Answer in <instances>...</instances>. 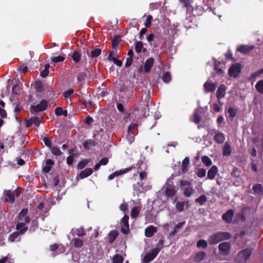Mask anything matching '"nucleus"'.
Masks as SVG:
<instances>
[{"label":"nucleus","instance_id":"f704fd0d","mask_svg":"<svg viewBox=\"0 0 263 263\" xmlns=\"http://www.w3.org/2000/svg\"><path fill=\"white\" fill-rule=\"evenodd\" d=\"M87 69H84L83 71H81L79 72L77 80L79 82H81L85 80V78L87 76Z\"/></svg>","mask_w":263,"mask_h":263},{"label":"nucleus","instance_id":"aec40b11","mask_svg":"<svg viewBox=\"0 0 263 263\" xmlns=\"http://www.w3.org/2000/svg\"><path fill=\"white\" fill-rule=\"evenodd\" d=\"M93 170L91 168H87L80 172L79 177L81 179L86 178L92 174Z\"/></svg>","mask_w":263,"mask_h":263},{"label":"nucleus","instance_id":"3c124183","mask_svg":"<svg viewBox=\"0 0 263 263\" xmlns=\"http://www.w3.org/2000/svg\"><path fill=\"white\" fill-rule=\"evenodd\" d=\"M193 121L195 124H198L200 122L201 116L197 111L194 112L193 115Z\"/></svg>","mask_w":263,"mask_h":263},{"label":"nucleus","instance_id":"f3484780","mask_svg":"<svg viewBox=\"0 0 263 263\" xmlns=\"http://www.w3.org/2000/svg\"><path fill=\"white\" fill-rule=\"evenodd\" d=\"M4 194L9 198V199L7 198L5 199V202L10 201L13 203L15 201L14 194H13L12 191L5 190L4 191Z\"/></svg>","mask_w":263,"mask_h":263},{"label":"nucleus","instance_id":"f03ea898","mask_svg":"<svg viewBox=\"0 0 263 263\" xmlns=\"http://www.w3.org/2000/svg\"><path fill=\"white\" fill-rule=\"evenodd\" d=\"M231 237V235L229 232H219L211 235L208 241L210 245H214L220 241L229 239Z\"/></svg>","mask_w":263,"mask_h":263},{"label":"nucleus","instance_id":"09e8293b","mask_svg":"<svg viewBox=\"0 0 263 263\" xmlns=\"http://www.w3.org/2000/svg\"><path fill=\"white\" fill-rule=\"evenodd\" d=\"M202 162L208 166H211L212 164L211 159L206 156L202 157Z\"/></svg>","mask_w":263,"mask_h":263},{"label":"nucleus","instance_id":"a211bd4d","mask_svg":"<svg viewBox=\"0 0 263 263\" xmlns=\"http://www.w3.org/2000/svg\"><path fill=\"white\" fill-rule=\"evenodd\" d=\"M156 228L153 226H151L145 229V235L147 237H151L154 235V233H156Z\"/></svg>","mask_w":263,"mask_h":263},{"label":"nucleus","instance_id":"603ef678","mask_svg":"<svg viewBox=\"0 0 263 263\" xmlns=\"http://www.w3.org/2000/svg\"><path fill=\"white\" fill-rule=\"evenodd\" d=\"M51 153L55 156H61L62 154V152L60 149L57 146H53L51 147Z\"/></svg>","mask_w":263,"mask_h":263},{"label":"nucleus","instance_id":"e2e57ef3","mask_svg":"<svg viewBox=\"0 0 263 263\" xmlns=\"http://www.w3.org/2000/svg\"><path fill=\"white\" fill-rule=\"evenodd\" d=\"M73 92L74 91L72 89H69L63 92V96L66 99L68 98Z\"/></svg>","mask_w":263,"mask_h":263},{"label":"nucleus","instance_id":"a878e982","mask_svg":"<svg viewBox=\"0 0 263 263\" xmlns=\"http://www.w3.org/2000/svg\"><path fill=\"white\" fill-rule=\"evenodd\" d=\"M190 164V159L188 157H185L182 162L181 170L183 173H186L188 172V166Z\"/></svg>","mask_w":263,"mask_h":263},{"label":"nucleus","instance_id":"5fc2aeb1","mask_svg":"<svg viewBox=\"0 0 263 263\" xmlns=\"http://www.w3.org/2000/svg\"><path fill=\"white\" fill-rule=\"evenodd\" d=\"M228 112L231 118H234L237 114V110L233 107H230L228 109Z\"/></svg>","mask_w":263,"mask_h":263},{"label":"nucleus","instance_id":"a19ab883","mask_svg":"<svg viewBox=\"0 0 263 263\" xmlns=\"http://www.w3.org/2000/svg\"><path fill=\"white\" fill-rule=\"evenodd\" d=\"M255 88L258 92L263 93V80H259L257 82Z\"/></svg>","mask_w":263,"mask_h":263},{"label":"nucleus","instance_id":"864d4df0","mask_svg":"<svg viewBox=\"0 0 263 263\" xmlns=\"http://www.w3.org/2000/svg\"><path fill=\"white\" fill-rule=\"evenodd\" d=\"M64 60L65 57L61 55H59L58 57H53L51 59V61L53 63L63 62Z\"/></svg>","mask_w":263,"mask_h":263},{"label":"nucleus","instance_id":"9b49d317","mask_svg":"<svg viewBox=\"0 0 263 263\" xmlns=\"http://www.w3.org/2000/svg\"><path fill=\"white\" fill-rule=\"evenodd\" d=\"M234 211L232 209L228 210L222 216V219L227 223H230L232 222V218L233 217Z\"/></svg>","mask_w":263,"mask_h":263},{"label":"nucleus","instance_id":"b1692460","mask_svg":"<svg viewBox=\"0 0 263 263\" xmlns=\"http://www.w3.org/2000/svg\"><path fill=\"white\" fill-rule=\"evenodd\" d=\"M214 139L216 143L221 144L224 141V135L221 133H218L214 136Z\"/></svg>","mask_w":263,"mask_h":263},{"label":"nucleus","instance_id":"9d476101","mask_svg":"<svg viewBox=\"0 0 263 263\" xmlns=\"http://www.w3.org/2000/svg\"><path fill=\"white\" fill-rule=\"evenodd\" d=\"M133 168V167H127L125 169L120 170V171H117L115 172L110 174L108 176V179L109 180H112L115 177H118L119 176L122 175L124 174H125L129 171H131Z\"/></svg>","mask_w":263,"mask_h":263},{"label":"nucleus","instance_id":"13d9d810","mask_svg":"<svg viewBox=\"0 0 263 263\" xmlns=\"http://www.w3.org/2000/svg\"><path fill=\"white\" fill-rule=\"evenodd\" d=\"M28 209L27 208H23L21 212H20L18 214V218L19 220H22V218L26 216V214L28 213Z\"/></svg>","mask_w":263,"mask_h":263},{"label":"nucleus","instance_id":"39448f33","mask_svg":"<svg viewBox=\"0 0 263 263\" xmlns=\"http://www.w3.org/2000/svg\"><path fill=\"white\" fill-rule=\"evenodd\" d=\"M137 127L138 124L137 123H132L128 127L126 139L130 144L135 140V136L137 132Z\"/></svg>","mask_w":263,"mask_h":263},{"label":"nucleus","instance_id":"a18cd8bd","mask_svg":"<svg viewBox=\"0 0 263 263\" xmlns=\"http://www.w3.org/2000/svg\"><path fill=\"white\" fill-rule=\"evenodd\" d=\"M184 201H178L176 204V208L179 212H181L184 210Z\"/></svg>","mask_w":263,"mask_h":263},{"label":"nucleus","instance_id":"412c9836","mask_svg":"<svg viewBox=\"0 0 263 263\" xmlns=\"http://www.w3.org/2000/svg\"><path fill=\"white\" fill-rule=\"evenodd\" d=\"M53 164L54 161L51 159H48L46 161V165L43 167V171L46 173H49Z\"/></svg>","mask_w":263,"mask_h":263},{"label":"nucleus","instance_id":"ea45409f","mask_svg":"<svg viewBox=\"0 0 263 263\" xmlns=\"http://www.w3.org/2000/svg\"><path fill=\"white\" fill-rule=\"evenodd\" d=\"M162 79L164 83H168L171 80V76L169 72H164L162 76Z\"/></svg>","mask_w":263,"mask_h":263},{"label":"nucleus","instance_id":"2eb2a0df","mask_svg":"<svg viewBox=\"0 0 263 263\" xmlns=\"http://www.w3.org/2000/svg\"><path fill=\"white\" fill-rule=\"evenodd\" d=\"M226 91V86L224 84H220L218 87L216 92V97L218 100L224 97Z\"/></svg>","mask_w":263,"mask_h":263},{"label":"nucleus","instance_id":"72a5a7b5","mask_svg":"<svg viewBox=\"0 0 263 263\" xmlns=\"http://www.w3.org/2000/svg\"><path fill=\"white\" fill-rule=\"evenodd\" d=\"M72 242L75 248H80L83 245V241L79 238H74Z\"/></svg>","mask_w":263,"mask_h":263},{"label":"nucleus","instance_id":"680f3d73","mask_svg":"<svg viewBox=\"0 0 263 263\" xmlns=\"http://www.w3.org/2000/svg\"><path fill=\"white\" fill-rule=\"evenodd\" d=\"M152 19H153V17L152 15H149L147 16V17L146 20V22L144 23V26H145L146 28H148L151 26V25H152L151 22L152 21Z\"/></svg>","mask_w":263,"mask_h":263},{"label":"nucleus","instance_id":"20e7f679","mask_svg":"<svg viewBox=\"0 0 263 263\" xmlns=\"http://www.w3.org/2000/svg\"><path fill=\"white\" fill-rule=\"evenodd\" d=\"M151 97L149 94H145L144 99V97H142V101L139 103L137 110L142 109L144 112V114L146 112L149 111V105L151 103ZM136 110V108L135 109Z\"/></svg>","mask_w":263,"mask_h":263},{"label":"nucleus","instance_id":"c756f323","mask_svg":"<svg viewBox=\"0 0 263 263\" xmlns=\"http://www.w3.org/2000/svg\"><path fill=\"white\" fill-rule=\"evenodd\" d=\"M140 208L139 206H134L131 210V217L132 218H137L140 212Z\"/></svg>","mask_w":263,"mask_h":263},{"label":"nucleus","instance_id":"49530a36","mask_svg":"<svg viewBox=\"0 0 263 263\" xmlns=\"http://www.w3.org/2000/svg\"><path fill=\"white\" fill-rule=\"evenodd\" d=\"M143 44L141 41L137 42L135 44V50L137 53H140L142 51V49L143 48Z\"/></svg>","mask_w":263,"mask_h":263},{"label":"nucleus","instance_id":"bb28decb","mask_svg":"<svg viewBox=\"0 0 263 263\" xmlns=\"http://www.w3.org/2000/svg\"><path fill=\"white\" fill-rule=\"evenodd\" d=\"M119 233L117 230L111 231L108 234V241L110 243H112L116 239Z\"/></svg>","mask_w":263,"mask_h":263},{"label":"nucleus","instance_id":"1a4fd4ad","mask_svg":"<svg viewBox=\"0 0 263 263\" xmlns=\"http://www.w3.org/2000/svg\"><path fill=\"white\" fill-rule=\"evenodd\" d=\"M218 248L222 255H227L230 253L231 245L229 242H223L219 245Z\"/></svg>","mask_w":263,"mask_h":263},{"label":"nucleus","instance_id":"f257e3e1","mask_svg":"<svg viewBox=\"0 0 263 263\" xmlns=\"http://www.w3.org/2000/svg\"><path fill=\"white\" fill-rule=\"evenodd\" d=\"M16 229L17 231L11 233L8 238V241L11 242L18 241L21 239L20 235L25 234L28 230V227H24L23 223H17L16 225Z\"/></svg>","mask_w":263,"mask_h":263},{"label":"nucleus","instance_id":"cd10ccee","mask_svg":"<svg viewBox=\"0 0 263 263\" xmlns=\"http://www.w3.org/2000/svg\"><path fill=\"white\" fill-rule=\"evenodd\" d=\"M71 58L75 63H78L81 60V54L78 51H74L71 54Z\"/></svg>","mask_w":263,"mask_h":263},{"label":"nucleus","instance_id":"6e6d98bb","mask_svg":"<svg viewBox=\"0 0 263 263\" xmlns=\"http://www.w3.org/2000/svg\"><path fill=\"white\" fill-rule=\"evenodd\" d=\"M88 162L89 161L86 159L80 161L78 164V168L82 169L84 168Z\"/></svg>","mask_w":263,"mask_h":263},{"label":"nucleus","instance_id":"338daca9","mask_svg":"<svg viewBox=\"0 0 263 263\" xmlns=\"http://www.w3.org/2000/svg\"><path fill=\"white\" fill-rule=\"evenodd\" d=\"M112 61H113L114 63L116 65H117L119 67H121L122 65V62L118 59L116 58H112Z\"/></svg>","mask_w":263,"mask_h":263},{"label":"nucleus","instance_id":"79ce46f5","mask_svg":"<svg viewBox=\"0 0 263 263\" xmlns=\"http://www.w3.org/2000/svg\"><path fill=\"white\" fill-rule=\"evenodd\" d=\"M185 224V222H179L178 224H177L173 231L170 233V236H173L176 234L178 229L181 228L182 226Z\"/></svg>","mask_w":263,"mask_h":263},{"label":"nucleus","instance_id":"de8ad7c7","mask_svg":"<svg viewBox=\"0 0 263 263\" xmlns=\"http://www.w3.org/2000/svg\"><path fill=\"white\" fill-rule=\"evenodd\" d=\"M129 216L127 215H125L121 219L122 223L125 226L127 229H129V226L128 223Z\"/></svg>","mask_w":263,"mask_h":263},{"label":"nucleus","instance_id":"423d86ee","mask_svg":"<svg viewBox=\"0 0 263 263\" xmlns=\"http://www.w3.org/2000/svg\"><path fill=\"white\" fill-rule=\"evenodd\" d=\"M48 107V102L46 100H42L39 104L36 105H31L30 107L31 111L39 112L45 110Z\"/></svg>","mask_w":263,"mask_h":263},{"label":"nucleus","instance_id":"f8f14e48","mask_svg":"<svg viewBox=\"0 0 263 263\" xmlns=\"http://www.w3.org/2000/svg\"><path fill=\"white\" fill-rule=\"evenodd\" d=\"M255 48L254 45H240L237 48V50L242 54H247L253 50Z\"/></svg>","mask_w":263,"mask_h":263},{"label":"nucleus","instance_id":"393cba45","mask_svg":"<svg viewBox=\"0 0 263 263\" xmlns=\"http://www.w3.org/2000/svg\"><path fill=\"white\" fill-rule=\"evenodd\" d=\"M121 41V37L119 35H116L114 36L111 40L112 47L114 49H116Z\"/></svg>","mask_w":263,"mask_h":263},{"label":"nucleus","instance_id":"774afa93","mask_svg":"<svg viewBox=\"0 0 263 263\" xmlns=\"http://www.w3.org/2000/svg\"><path fill=\"white\" fill-rule=\"evenodd\" d=\"M133 59L131 57H128L126 59V61L125 64L126 67H128L132 65Z\"/></svg>","mask_w":263,"mask_h":263},{"label":"nucleus","instance_id":"dca6fc26","mask_svg":"<svg viewBox=\"0 0 263 263\" xmlns=\"http://www.w3.org/2000/svg\"><path fill=\"white\" fill-rule=\"evenodd\" d=\"M218 168L216 165H213L208 172V178L213 179L218 172Z\"/></svg>","mask_w":263,"mask_h":263},{"label":"nucleus","instance_id":"6ab92c4d","mask_svg":"<svg viewBox=\"0 0 263 263\" xmlns=\"http://www.w3.org/2000/svg\"><path fill=\"white\" fill-rule=\"evenodd\" d=\"M154 59L153 58H149L145 61L144 64V71L145 72H148L154 64Z\"/></svg>","mask_w":263,"mask_h":263},{"label":"nucleus","instance_id":"c85d7f7f","mask_svg":"<svg viewBox=\"0 0 263 263\" xmlns=\"http://www.w3.org/2000/svg\"><path fill=\"white\" fill-rule=\"evenodd\" d=\"M206 253L204 251H199L194 256V260L197 262L202 261L205 257Z\"/></svg>","mask_w":263,"mask_h":263},{"label":"nucleus","instance_id":"4c0bfd02","mask_svg":"<svg viewBox=\"0 0 263 263\" xmlns=\"http://www.w3.org/2000/svg\"><path fill=\"white\" fill-rule=\"evenodd\" d=\"M123 257L120 254H116L112 258V263H123Z\"/></svg>","mask_w":263,"mask_h":263},{"label":"nucleus","instance_id":"ddd939ff","mask_svg":"<svg viewBox=\"0 0 263 263\" xmlns=\"http://www.w3.org/2000/svg\"><path fill=\"white\" fill-rule=\"evenodd\" d=\"M216 83H210L209 82H206L204 84V89L205 92H213L217 87Z\"/></svg>","mask_w":263,"mask_h":263},{"label":"nucleus","instance_id":"58836bf2","mask_svg":"<svg viewBox=\"0 0 263 263\" xmlns=\"http://www.w3.org/2000/svg\"><path fill=\"white\" fill-rule=\"evenodd\" d=\"M207 200L206 196L204 194L201 195L195 200L196 203H198L200 205H202Z\"/></svg>","mask_w":263,"mask_h":263},{"label":"nucleus","instance_id":"c03bdc74","mask_svg":"<svg viewBox=\"0 0 263 263\" xmlns=\"http://www.w3.org/2000/svg\"><path fill=\"white\" fill-rule=\"evenodd\" d=\"M197 247L198 248H202L203 249H205L208 247V243L204 239H200L197 242Z\"/></svg>","mask_w":263,"mask_h":263},{"label":"nucleus","instance_id":"4be33fe9","mask_svg":"<svg viewBox=\"0 0 263 263\" xmlns=\"http://www.w3.org/2000/svg\"><path fill=\"white\" fill-rule=\"evenodd\" d=\"M231 153L232 148L231 145L228 142H226L223 147V155L228 157L231 155Z\"/></svg>","mask_w":263,"mask_h":263},{"label":"nucleus","instance_id":"4d7b16f0","mask_svg":"<svg viewBox=\"0 0 263 263\" xmlns=\"http://www.w3.org/2000/svg\"><path fill=\"white\" fill-rule=\"evenodd\" d=\"M196 174L198 177L202 178L205 176L206 170L204 168H199Z\"/></svg>","mask_w":263,"mask_h":263},{"label":"nucleus","instance_id":"0e129e2a","mask_svg":"<svg viewBox=\"0 0 263 263\" xmlns=\"http://www.w3.org/2000/svg\"><path fill=\"white\" fill-rule=\"evenodd\" d=\"M43 140L46 146L50 148L51 147V141L49 138L44 137L43 138Z\"/></svg>","mask_w":263,"mask_h":263},{"label":"nucleus","instance_id":"69168bd1","mask_svg":"<svg viewBox=\"0 0 263 263\" xmlns=\"http://www.w3.org/2000/svg\"><path fill=\"white\" fill-rule=\"evenodd\" d=\"M262 70H263V68L260 69L259 70L257 71V72L253 73L251 75V78L255 79L256 78L258 77L260 74L263 73Z\"/></svg>","mask_w":263,"mask_h":263},{"label":"nucleus","instance_id":"052dcab7","mask_svg":"<svg viewBox=\"0 0 263 263\" xmlns=\"http://www.w3.org/2000/svg\"><path fill=\"white\" fill-rule=\"evenodd\" d=\"M30 120H32V124H34L36 127H39L40 124V120L37 117L31 118Z\"/></svg>","mask_w":263,"mask_h":263},{"label":"nucleus","instance_id":"5701e85b","mask_svg":"<svg viewBox=\"0 0 263 263\" xmlns=\"http://www.w3.org/2000/svg\"><path fill=\"white\" fill-rule=\"evenodd\" d=\"M95 145V142L91 139H87L83 144V147L86 150H89Z\"/></svg>","mask_w":263,"mask_h":263},{"label":"nucleus","instance_id":"c9c22d12","mask_svg":"<svg viewBox=\"0 0 263 263\" xmlns=\"http://www.w3.org/2000/svg\"><path fill=\"white\" fill-rule=\"evenodd\" d=\"M34 88L37 92H42L43 91V85L42 81H37L34 84Z\"/></svg>","mask_w":263,"mask_h":263},{"label":"nucleus","instance_id":"4468645a","mask_svg":"<svg viewBox=\"0 0 263 263\" xmlns=\"http://www.w3.org/2000/svg\"><path fill=\"white\" fill-rule=\"evenodd\" d=\"M164 192L165 196L168 198L174 197L176 193V191H175L174 187L171 184L167 185L165 187Z\"/></svg>","mask_w":263,"mask_h":263},{"label":"nucleus","instance_id":"7c9ffc66","mask_svg":"<svg viewBox=\"0 0 263 263\" xmlns=\"http://www.w3.org/2000/svg\"><path fill=\"white\" fill-rule=\"evenodd\" d=\"M253 190L255 194L261 195L263 193V187L261 184H256L253 187Z\"/></svg>","mask_w":263,"mask_h":263},{"label":"nucleus","instance_id":"7ed1b4c3","mask_svg":"<svg viewBox=\"0 0 263 263\" xmlns=\"http://www.w3.org/2000/svg\"><path fill=\"white\" fill-rule=\"evenodd\" d=\"M252 249L246 248L239 251L235 257V260L238 263H245L252 254Z\"/></svg>","mask_w":263,"mask_h":263},{"label":"nucleus","instance_id":"bf43d9fd","mask_svg":"<svg viewBox=\"0 0 263 263\" xmlns=\"http://www.w3.org/2000/svg\"><path fill=\"white\" fill-rule=\"evenodd\" d=\"M77 235L79 237H82L86 235V233L84 231V229L83 227H81L79 229H77L76 230Z\"/></svg>","mask_w":263,"mask_h":263},{"label":"nucleus","instance_id":"2f4dec72","mask_svg":"<svg viewBox=\"0 0 263 263\" xmlns=\"http://www.w3.org/2000/svg\"><path fill=\"white\" fill-rule=\"evenodd\" d=\"M54 112L57 116H60L62 115L67 116L68 115L67 111L66 110H63V108L60 107H57Z\"/></svg>","mask_w":263,"mask_h":263},{"label":"nucleus","instance_id":"8fccbe9b","mask_svg":"<svg viewBox=\"0 0 263 263\" xmlns=\"http://www.w3.org/2000/svg\"><path fill=\"white\" fill-rule=\"evenodd\" d=\"M12 93L18 96L21 93V89L18 84L13 85L12 89Z\"/></svg>","mask_w":263,"mask_h":263},{"label":"nucleus","instance_id":"6e6552de","mask_svg":"<svg viewBox=\"0 0 263 263\" xmlns=\"http://www.w3.org/2000/svg\"><path fill=\"white\" fill-rule=\"evenodd\" d=\"M159 253L158 249H153L151 250L150 253L146 254L143 258V262L144 263H149L152 261Z\"/></svg>","mask_w":263,"mask_h":263},{"label":"nucleus","instance_id":"e433bc0d","mask_svg":"<svg viewBox=\"0 0 263 263\" xmlns=\"http://www.w3.org/2000/svg\"><path fill=\"white\" fill-rule=\"evenodd\" d=\"M195 190L192 187H186L184 190L183 194L185 196L189 197L194 193Z\"/></svg>","mask_w":263,"mask_h":263},{"label":"nucleus","instance_id":"37998d69","mask_svg":"<svg viewBox=\"0 0 263 263\" xmlns=\"http://www.w3.org/2000/svg\"><path fill=\"white\" fill-rule=\"evenodd\" d=\"M101 53V49L100 48H96L90 52V57L91 58H96L100 55Z\"/></svg>","mask_w":263,"mask_h":263},{"label":"nucleus","instance_id":"473e14b6","mask_svg":"<svg viewBox=\"0 0 263 263\" xmlns=\"http://www.w3.org/2000/svg\"><path fill=\"white\" fill-rule=\"evenodd\" d=\"M60 248L59 253H62L65 251L64 248L61 246V245H58L57 243H54L50 245V249L51 251H55Z\"/></svg>","mask_w":263,"mask_h":263},{"label":"nucleus","instance_id":"0eeeda50","mask_svg":"<svg viewBox=\"0 0 263 263\" xmlns=\"http://www.w3.org/2000/svg\"><path fill=\"white\" fill-rule=\"evenodd\" d=\"M241 65L239 63L233 64L229 69L228 74L230 77L236 78L240 73Z\"/></svg>","mask_w":263,"mask_h":263}]
</instances>
